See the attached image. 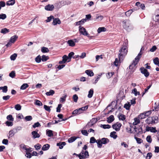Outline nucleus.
Listing matches in <instances>:
<instances>
[{"mask_svg":"<svg viewBox=\"0 0 159 159\" xmlns=\"http://www.w3.org/2000/svg\"><path fill=\"white\" fill-rule=\"evenodd\" d=\"M128 52V49L127 47L125 46V43H123L122 47L119 51L118 57L120 61H122L123 58L126 55Z\"/></svg>","mask_w":159,"mask_h":159,"instance_id":"nucleus-1","label":"nucleus"},{"mask_svg":"<svg viewBox=\"0 0 159 159\" xmlns=\"http://www.w3.org/2000/svg\"><path fill=\"white\" fill-rule=\"evenodd\" d=\"M142 49V48H141L140 52L135 58V60L133 61V63L129 66V69L133 71L135 69V66L139 61V59L141 57V55L142 54V53L141 52Z\"/></svg>","mask_w":159,"mask_h":159,"instance_id":"nucleus-2","label":"nucleus"},{"mask_svg":"<svg viewBox=\"0 0 159 159\" xmlns=\"http://www.w3.org/2000/svg\"><path fill=\"white\" fill-rule=\"evenodd\" d=\"M123 27L126 30H129L131 27L130 21L129 20H124L123 21Z\"/></svg>","mask_w":159,"mask_h":159,"instance_id":"nucleus-3","label":"nucleus"},{"mask_svg":"<svg viewBox=\"0 0 159 159\" xmlns=\"http://www.w3.org/2000/svg\"><path fill=\"white\" fill-rule=\"evenodd\" d=\"M157 121V119L154 117H148L146 120V123L148 124L155 123Z\"/></svg>","mask_w":159,"mask_h":159,"instance_id":"nucleus-4","label":"nucleus"},{"mask_svg":"<svg viewBox=\"0 0 159 159\" xmlns=\"http://www.w3.org/2000/svg\"><path fill=\"white\" fill-rule=\"evenodd\" d=\"M140 70L141 72L146 77H148L150 74L149 73L148 71L147 70L143 67H141Z\"/></svg>","mask_w":159,"mask_h":159,"instance_id":"nucleus-5","label":"nucleus"},{"mask_svg":"<svg viewBox=\"0 0 159 159\" xmlns=\"http://www.w3.org/2000/svg\"><path fill=\"white\" fill-rule=\"evenodd\" d=\"M79 29L80 33L82 34L84 36L88 35V33L83 27L80 26L79 27Z\"/></svg>","mask_w":159,"mask_h":159,"instance_id":"nucleus-6","label":"nucleus"},{"mask_svg":"<svg viewBox=\"0 0 159 159\" xmlns=\"http://www.w3.org/2000/svg\"><path fill=\"white\" fill-rule=\"evenodd\" d=\"M121 125L120 123H116L112 125V127L116 131H119L120 130Z\"/></svg>","mask_w":159,"mask_h":159,"instance_id":"nucleus-7","label":"nucleus"},{"mask_svg":"<svg viewBox=\"0 0 159 159\" xmlns=\"http://www.w3.org/2000/svg\"><path fill=\"white\" fill-rule=\"evenodd\" d=\"M62 61H60L59 62V64L65 63L67 61H68V60H69V58H68V57L66 55H64L62 57Z\"/></svg>","mask_w":159,"mask_h":159,"instance_id":"nucleus-8","label":"nucleus"},{"mask_svg":"<svg viewBox=\"0 0 159 159\" xmlns=\"http://www.w3.org/2000/svg\"><path fill=\"white\" fill-rule=\"evenodd\" d=\"M54 8L53 5L48 4L44 7L46 11H52Z\"/></svg>","mask_w":159,"mask_h":159,"instance_id":"nucleus-9","label":"nucleus"},{"mask_svg":"<svg viewBox=\"0 0 159 159\" xmlns=\"http://www.w3.org/2000/svg\"><path fill=\"white\" fill-rule=\"evenodd\" d=\"M31 134L33 136L32 137L34 139L36 138H39L40 137L39 134L37 132L35 131H33L31 133Z\"/></svg>","mask_w":159,"mask_h":159,"instance_id":"nucleus-10","label":"nucleus"},{"mask_svg":"<svg viewBox=\"0 0 159 159\" xmlns=\"http://www.w3.org/2000/svg\"><path fill=\"white\" fill-rule=\"evenodd\" d=\"M61 21L58 18H54L53 19L52 24L53 25H56L57 24H61Z\"/></svg>","mask_w":159,"mask_h":159,"instance_id":"nucleus-11","label":"nucleus"},{"mask_svg":"<svg viewBox=\"0 0 159 159\" xmlns=\"http://www.w3.org/2000/svg\"><path fill=\"white\" fill-rule=\"evenodd\" d=\"M69 45L70 47H74L75 45V43L72 40H69L67 42Z\"/></svg>","mask_w":159,"mask_h":159,"instance_id":"nucleus-12","label":"nucleus"},{"mask_svg":"<svg viewBox=\"0 0 159 159\" xmlns=\"http://www.w3.org/2000/svg\"><path fill=\"white\" fill-rule=\"evenodd\" d=\"M81 153H82V155H83L84 158H88L89 156L88 152L87 151H84V150H82L81 152Z\"/></svg>","mask_w":159,"mask_h":159,"instance_id":"nucleus-13","label":"nucleus"},{"mask_svg":"<svg viewBox=\"0 0 159 159\" xmlns=\"http://www.w3.org/2000/svg\"><path fill=\"white\" fill-rule=\"evenodd\" d=\"M85 73L89 76H92L94 75V73L93 71L90 70H86L85 71Z\"/></svg>","mask_w":159,"mask_h":159,"instance_id":"nucleus-14","label":"nucleus"},{"mask_svg":"<svg viewBox=\"0 0 159 159\" xmlns=\"http://www.w3.org/2000/svg\"><path fill=\"white\" fill-rule=\"evenodd\" d=\"M110 136L114 139H116L117 138V135L116 134V132L113 131L111 133Z\"/></svg>","mask_w":159,"mask_h":159,"instance_id":"nucleus-15","label":"nucleus"},{"mask_svg":"<svg viewBox=\"0 0 159 159\" xmlns=\"http://www.w3.org/2000/svg\"><path fill=\"white\" fill-rule=\"evenodd\" d=\"M114 120V117L113 115H111L107 118V121L108 123L112 122Z\"/></svg>","mask_w":159,"mask_h":159,"instance_id":"nucleus-16","label":"nucleus"},{"mask_svg":"<svg viewBox=\"0 0 159 159\" xmlns=\"http://www.w3.org/2000/svg\"><path fill=\"white\" fill-rule=\"evenodd\" d=\"M66 143L65 142H62L61 143H57V146L59 147V148L60 149H62L63 146L66 145Z\"/></svg>","mask_w":159,"mask_h":159,"instance_id":"nucleus-17","label":"nucleus"},{"mask_svg":"<svg viewBox=\"0 0 159 159\" xmlns=\"http://www.w3.org/2000/svg\"><path fill=\"white\" fill-rule=\"evenodd\" d=\"M88 107V106H85L84 107H82L81 108H80L78 109V110H79V111L80 112V114L82 113L83 112L85 111L86 110Z\"/></svg>","mask_w":159,"mask_h":159,"instance_id":"nucleus-18","label":"nucleus"},{"mask_svg":"<svg viewBox=\"0 0 159 159\" xmlns=\"http://www.w3.org/2000/svg\"><path fill=\"white\" fill-rule=\"evenodd\" d=\"M100 140L102 144H104L107 143L109 141V140L106 138H102Z\"/></svg>","mask_w":159,"mask_h":159,"instance_id":"nucleus-19","label":"nucleus"},{"mask_svg":"<svg viewBox=\"0 0 159 159\" xmlns=\"http://www.w3.org/2000/svg\"><path fill=\"white\" fill-rule=\"evenodd\" d=\"M53 131L51 130H46V134L49 137H51L53 136Z\"/></svg>","mask_w":159,"mask_h":159,"instance_id":"nucleus-20","label":"nucleus"},{"mask_svg":"<svg viewBox=\"0 0 159 159\" xmlns=\"http://www.w3.org/2000/svg\"><path fill=\"white\" fill-rule=\"evenodd\" d=\"M50 147V145L48 144H44L43 146L42 149L43 151H46L49 149Z\"/></svg>","mask_w":159,"mask_h":159,"instance_id":"nucleus-21","label":"nucleus"},{"mask_svg":"<svg viewBox=\"0 0 159 159\" xmlns=\"http://www.w3.org/2000/svg\"><path fill=\"white\" fill-rule=\"evenodd\" d=\"M140 119L139 117L137 118H135L134 119V121L133 123V125H136L139 123L140 122Z\"/></svg>","mask_w":159,"mask_h":159,"instance_id":"nucleus-22","label":"nucleus"},{"mask_svg":"<svg viewBox=\"0 0 159 159\" xmlns=\"http://www.w3.org/2000/svg\"><path fill=\"white\" fill-rule=\"evenodd\" d=\"M18 38L17 35H14L11 38L10 41L12 43H14Z\"/></svg>","mask_w":159,"mask_h":159,"instance_id":"nucleus-23","label":"nucleus"},{"mask_svg":"<svg viewBox=\"0 0 159 159\" xmlns=\"http://www.w3.org/2000/svg\"><path fill=\"white\" fill-rule=\"evenodd\" d=\"M15 2V0H10L8 1L6 3L7 6L13 5Z\"/></svg>","mask_w":159,"mask_h":159,"instance_id":"nucleus-24","label":"nucleus"},{"mask_svg":"<svg viewBox=\"0 0 159 159\" xmlns=\"http://www.w3.org/2000/svg\"><path fill=\"white\" fill-rule=\"evenodd\" d=\"M106 30V29L105 27H101L98 28L97 31L98 33H100L102 32H105Z\"/></svg>","mask_w":159,"mask_h":159,"instance_id":"nucleus-25","label":"nucleus"},{"mask_svg":"<svg viewBox=\"0 0 159 159\" xmlns=\"http://www.w3.org/2000/svg\"><path fill=\"white\" fill-rule=\"evenodd\" d=\"M100 127L104 129H109L111 127V126L109 125H102L101 124L100 125Z\"/></svg>","mask_w":159,"mask_h":159,"instance_id":"nucleus-26","label":"nucleus"},{"mask_svg":"<svg viewBox=\"0 0 159 159\" xmlns=\"http://www.w3.org/2000/svg\"><path fill=\"white\" fill-rule=\"evenodd\" d=\"M134 11V9L129 10L125 12V15L126 16H130V15L132 13V12Z\"/></svg>","mask_w":159,"mask_h":159,"instance_id":"nucleus-27","label":"nucleus"},{"mask_svg":"<svg viewBox=\"0 0 159 159\" xmlns=\"http://www.w3.org/2000/svg\"><path fill=\"white\" fill-rule=\"evenodd\" d=\"M86 20L85 19H83L75 23V25H79L82 23H83L86 21Z\"/></svg>","mask_w":159,"mask_h":159,"instance_id":"nucleus-28","label":"nucleus"},{"mask_svg":"<svg viewBox=\"0 0 159 159\" xmlns=\"http://www.w3.org/2000/svg\"><path fill=\"white\" fill-rule=\"evenodd\" d=\"M93 93V89H91L89 92V93L88 95V97L89 98H91L92 97Z\"/></svg>","mask_w":159,"mask_h":159,"instance_id":"nucleus-29","label":"nucleus"},{"mask_svg":"<svg viewBox=\"0 0 159 159\" xmlns=\"http://www.w3.org/2000/svg\"><path fill=\"white\" fill-rule=\"evenodd\" d=\"M9 31H10L9 29H8L6 28H4L1 30V33L4 34H5L9 32Z\"/></svg>","mask_w":159,"mask_h":159,"instance_id":"nucleus-30","label":"nucleus"},{"mask_svg":"<svg viewBox=\"0 0 159 159\" xmlns=\"http://www.w3.org/2000/svg\"><path fill=\"white\" fill-rule=\"evenodd\" d=\"M0 90H2L3 93H6L7 91V86L0 87Z\"/></svg>","mask_w":159,"mask_h":159,"instance_id":"nucleus-31","label":"nucleus"},{"mask_svg":"<svg viewBox=\"0 0 159 159\" xmlns=\"http://www.w3.org/2000/svg\"><path fill=\"white\" fill-rule=\"evenodd\" d=\"M55 93V92L53 90L50 89L48 92L46 93V94L47 96L52 95Z\"/></svg>","mask_w":159,"mask_h":159,"instance_id":"nucleus-32","label":"nucleus"},{"mask_svg":"<svg viewBox=\"0 0 159 159\" xmlns=\"http://www.w3.org/2000/svg\"><path fill=\"white\" fill-rule=\"evenodd\" d=\"M29 85L25 83L23 84L20 87V89L22 90H25L29 87Z\"/></svg>","mask_w":159,"mask_h":159,"instance_id":"nucleus-33","label":"nucleus"},{"mask_svg":"<svg viewBox=\"0 0 159 159\" xmlns=\"http://www.w3.org/2000/svg\"><path fill=\"white\" fill-rule=\"evenodd\" d=\"M77 138L76 137H71L70 138L68 139V141L69 143H71L74 141Z\"/></svg>","mask_w":159,"mask_h":159,"instance_id":"nucleus-34","label":"nucleus"},{"mask_svg":"<svg viewBox=\"0 0 159 159\" xmlns=\"http://www.w3.org/2000/svg\"><path fill=\"white\" fill-rule=\"evenodd\" d=\"M41 51L43 53L48 52L49 50L48 48L43 47L41 48Z\"/></svg>","mask_w":159,"mask_h":159,"instance_id":"nucleus-35","label":"nucleus"},{"mask_svg":"<svg viewBox=\"0 0 159 159\" xmlns=\"http://www.w3.org/2000/svg\"><path fill=\"white\" fill-rule=\"evenodd\" d=\"M98 145V147L99 148H101L102 146V143L100 140L98 139L97 140V141L96 142Z\"/></svg>","mask_w":159,"mask_h":159,"instance_id":"nucleus-36","label":"nucleus"},{"mask_svg":"<svg viewBox=\"0 0 159 159\" xmlns=\"http://www.w3.org/2000/svg\"><path fill=\"white\" fill-rule=\"evenodd\" d=\"M131 104L129 102H128V103H126L124 106V107L125 108L126 110H129V109Z\"/></svg>","mask_w":159,"mask_h":159,"instance_id":"nucleus-37","label":"nucleus"},{"mask_svg":"<svg viewBox=\"0 0 159 159\" xmlns=\"http://www.w3.org/2000/svg\"><path fill=\"white\" fill-rule=\"evenodd\" d=\"M154 108L156 111H158L159 109V102L157 103L155 102L154 106Z\"/></svg>","mask_w":159,"mask_h":159,"instance_id":"nucleus-38","label":"nucleus"},{"mask_svg":"<svg viewBox=\"0 0 159 159\" xmlns=\"http://www.w3.org/2000/svg\"><path fill=\"white\" fill-rule=\"evenodd\" d=\"M74 53L73 52H70L68 54V58L69 60H68L67 62H69L70 61L72 57L74 55Z\"/></svg>","mask_w":159,"mask_h":159,"instance_id":"nucleus-39","label":"nucleus"},{"mask_svg":"<svg viewBox=\"0 0 159 159\" xmlns=\"http://www.w3.org/2000/svg\"><path fill=\"white\" fill-rule=\"evenodd\" d=\"M17 56V54L16 53H14L11 56L10 59L11 60L14 61L16 59Z\"/></svg>","mask_w":159,"mask_h":159,"instance_id":"nucleus-40","label":"nucleus"},{"mask_svg":"<svg viewBox=\"0 0 159 159\" xmlns=\"http://www.w3.org/2000/svg\"><path fill=\"white\" fill-rule=\"evenodd\" d=\"M134 139L136 141L137 143L139 144H140L143 142V140L135 136L134 137Z\"/></svg>","mask_w":159,"mask_h":159,"instance_id":"nucleus-41","label":"nucleus"},{"mask_svg":"<svg viewBox=\"0 0 159 159\" xmlns=\"http://www.w3.org/2000/svg\"><path fill=\"white\" fill-rule=\"evenodd\" d=\"M48 59V57L45 55H43L42 56L41 60L43 61H45Z\"/></svg>","mask_w":159,"mask_h":159,"instance_id":"nucleus-42","label":"nucleus"},{"mask_svg":"<svg viewBox=\"0 0 159 159\" xmlns=\"http://www.w3.org/2000/svg\"><path fill=\"white\" fill-rule=\"evenodd\" d=\"M103 16L97 15L95 20L98 19L99 21H101L103 19Z\"/></svg>","mask_w":159,"mask_h":159,"instance_id":"nucleus-43","label":"nucleus"},{"mask_svg":"<svg viewBox=\"0 0 159 159\" xmlns=\"http://www.w3.org/2000/svg\"><path fill=\"white\" fill-rule=\"evenodd\" d=\"M52 107L51 106L49 107L48 106L46 105H44L43 106L44 108L46 110V111H48L50 112L51 111V109L50 107Z\"/></svg>","mask_w":159,"mask_h":159,"instance_id":"nucleus-44","label":"nucleus"},{"mask_svg":"<svg viewBox=\"0 0 159 159\" xmlns=\"http://www.w3.org/2000/svg\"><path fill=\"white\" fill-rule=\"evenodd\" d=\"M139 118H140V119H144L146 117V116L145 115V114L144 112L142 113H141L139 116Z\"/></svg>","mask_w":159,"mask_h":159,"instance_id":"nucleus-45","label":"nucleus"},{"mask_svg":"<svg viewBox=\"0 0 159 159\" xmlns=\"http://www.w3.org/2000/svg\"><path fill=\"white\" fill-rule=\"evenodd\" d=\"M114 74V72H108L106 75V76L108 79H110Z\"/></svg>","mask_w":159,"mask_h":159,"instance_id":"nucleus-46","label":"nucleus"},{"mask_svg":"<svg viewBox=\"0 0 159 159\" xmlns=\"http://www.w3.org/2000/svg\"><path fill=\"white\" fill-rule=\"evenodd\" d=\"M147 141L149 143H150L152 142V139L151 136L150 135H148L147 136L146 138Z\"/></svg>","mask_w":159,"mask_h":159,"instance_id":"nucleus-47","label":"nucleus"},{"mask_svg":"<svg viewBox=\"0 0 159 159\" xmlns=\"http://www.w3.org/2000/svg\"><path fill=\"white\" fill-rule=\"evenodd\" d=\"M97 140L95 139L94 137H92L90 139V143H93L95 142H96Z\"/></svg>","mask_w":159,"mask_h":159,"instance_id":"nucleus-48","label":"nucleus"},{"mask_svg":"<svg viewBox=\"0 0 159 159\" xmlns=\"http://www.w3.org/2000/svg\"><path fill=\"white\" fill-rule=\"evenodd\" d=\"M7 119L8 120L13 121L14 120V118L11 115H9L7 116Z\"/></svg>","mask_w":159,"mask_h":159,"instance_id":"nucleus-49","label":"nucleus"},{"mask_svg":"<svg viewBox=\"0 0 159 159\" xmlns=\"http://www.w3.org/2000/svg\"><path fill=\"white\" fill-rule=\"evenodd\" d=\"M15 108L17 111H19L21 110V106L19 104H17L15 106Z\"/></svg>","mask_w":159,"mask_h":159,"instance_id":"nucleus-50","label":"nucleus"},{"mask_svg":"<svg viewBox=\"0 0 159 159\" xmlns=\"http://www.w3.org/2000/svg\"><path fill=\"white\" fill-rule=\"evenodd\" d=\"M80 114V112H79L78 109L75 110L72 112V114L74 115H76Z\"/></svg>","mask_w":159,"mask_h":159,"instance_id":"nucleus-51","label":"nucleus"},{"mask_svg":"<svg viewBox=\"0 0 159 159\" xmlns=\"http://www.w3.org/2000/svg\"><path fill=\"white\" fill-rule=\"evenodd\" d=\"M15 75V72L14 71H12L9 74V76L12 78H14Z\"/></svg>","mask_w":159,"mask_h":159,"instance_id":"nucleus-52","label":"nucleus"},{"mask_svg":"<svg viewBox=\"0 0 159 159\" xmlns=\"http://www.w3.org/2000/svg\"><path fill=\"white\" fill-rule=\"evenodd\" d=\"M35 104L39 106H41L43 105L42 103L40 101L38 100H36Z\"/></svg>","mask_w":159,"mask_h":159,"instance_id":"nucleus-53","label":"nucleus"},{"mask_svg":"<svg viewBox=\"0 0 159 159\" xmlns=\"http://www.w3.org/2000/svg\"><path fill=\"white\" fill-rule=\"evenodd\" d=\"M66 95L65 94L63 97H61L60 99V102H64L66 99Z\"/></svg>","mask_w":159,"mask_h":159,"instance_id":"nucleus-54","label":"nucleus"},{"mask_svg":"<svg viewBox=\"0 0 159 159\" xmlns=\"http://www.w3.org/2000/svg\"><path fill=\"white\" fill-rule=\"evenodd\" d=\"M62 105L61 104H59L58 105L57 107V108L56 111L57 112H60L61 111V108L62 107Z\"/></svg>","mask_w":159,"mask_h":159,"instance_id":"nucleus-55","label":"nucleus"},{"mask_svg":"<svg viewBox=\"0 0 159 159\" xmlns=\"http://www.w3.org/2000/svg\"><path fill=\"white\" fill-rule=\"evenodd\" d=\"M152 156V154L151 152H148L147 154V156L146 157V159H150Z\"/></svg>","mask_w":159,"mask_h":159,"instance_id":"nucleus-56","label":"nucleus"},{"mask_svg":"<svg viewBox=\"0 0 159 159\" xmlns=\"http://www.w3.org/2000/svg\"><path fill=\"white\" fill-rule=\"evenodd\" d=\"M41 57L39 55L38 56L35 58V61L37 63H39L41 61Z\"/></svg>","mask_w":159,"mask_h":159,"instance_id":"nucleus-57","label":"nucleus"},{"mask_svg":"<svg viewBox=\"0 0 159 159\" xmlns=\"http://www.w3.org/2000/svg\"><path fill=\"white\" fill-rule=\"evenodd\" d=\"M54 19V16H50L47 18V19L46 20V22H48L51 21L52 19Z\"/></svg>","mask_w":159,"mask_h":159,"instance_id":"nucleus-58","label":"nucleus"},{"mask_svg":"<svg viewBox=\"0 0 159 159\" xmlns=\"http://www.w3.org/2000/svg\"><path fill=\"white\" fill-rule=\"evenodd\" d=\"M73 98L75 102H76L78 99V97L76 94L73 95Z\"/></svg>","mask_w":159,"mask_h":159,"instance_id":"nucleus-59","label":"nucleus"},{"mask_svg":"<svg viewBox=\"0 0 159 159\" xmlns=\"http://www.w3.org/2000/svg\"><path fill=\"white\" fill-rule=\"evenodd\" d=\"M25 119L27 121H30L32 119V117L30 116H27L25 117Z\"/></svg>","mask_w":159,"mask_h":159,"instance_id":"nucleus-60","label":"nucleus"},{"mask_svg":"<svg viewBox=\"0 0 159 159\" xmlns=\"http://www.w3.org/2000/svg\"><path fill=\"white\" fill-rule=\"evenodd\" d=\"M40 126V124L39 122H37L35 123L34 124L32 125V126L33 128H35L36 127Z\"/></svg>","mask_w":159,"mask_h":159,"instance_id":"nucleus-61","label":"nucleus"},{"mask_svg":"<svg viewBox=\"0 0 159 159\" xmlns=\"http://www.w3.org/2000/svg\"><path fill=\"white\" fill-rule=\"evenodd\" d=\"M119 118L120 120H124L125 119V116L123 115H120L119 116Z\"/></svg>","mask_w":159,"mask_h":159,"instance_id":"nucleus-62","label":"nucleus"},{"mask_svg":"<svg viewBox=\"0 0 159 159\" xmlns=\"http://www.w3.org/2000/svg\"><path fill=\"white\" fill-rule=\"evenodd\" d=\"M153 62L156 65H157L159 63V59L157 57H156L153 60Z\"/></svg>","mask_w":159,"mask_h":159,"instance_id":"nucleus-63","label":"nucleus"},{"mask_svg":"<svg viewBox=\"0 0 159 159\" xmlns=\"http://www.w3.org/2000/svg\"><path fill=\"white\" fill-rule=\"evenodd\" d=\"M41 145L39 143H37L34 145V147L36 150H38V149H40L41 148Z\"/></svg>","mask_w":159,"mask_h":159,"instance_id":"nucleus-64","label":"nucleus"}]
</instances>
